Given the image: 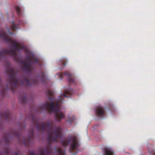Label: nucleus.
<instances>
[{"label": "nucleus", "instance_id": "16", "mask_svg": "<svg viewBox=\"0 0 155 155\" xmlns=\"http://www.w3.org/2000/svg\"><path fill=\"white\" fill-rule=\"evenodd\" d=\"M15 9L16 10L18 15H21V8L20 6H17L15 7Z\"/></svg>", "mask_w": 155, "mask_h": 155}, {"label": "nucleus", "instance_id": "6", "mask_svg": "<svg viewBox=\"0 0 155 155\" xmlns=\"http://www.w3.org/2000/svg\"><path fill=\"white\" fill-rule=\"evenodd\" d=\"M71 142V143L69 149V152L73 154H75L79 150L78 148L79 145L78 140L76 137H70L67 139H65L61 141V144L64 147L69 144Z\"/></svg>", "mask_w": 155, "mask_h": 155}, {"label": "nucleus", "instance_id": "1", "mask_svg": "<svg viewBox=\"0 0 155 155\" xmlns=\"http://www.w3.org/2000/svg\"><path fill=\"white\" fill-rule=\"evenodd\" d=\"M36 125L37 129L39 130L44 131L46 130L48 134V145L44 148L40 147L38 151V155H52V148L51 142H58V140L61 138V128L55 126L52 122L42 123L41 127L39 123H37Z\"/></svg>", "mask_w": 155, "mask_h": 155}, {"label": "nucleus", "instance_id": "14", "mask_svg": "<svg viewBox=\"0 0 155 155\" xmlns=\"http://www.w3.org/2000/svg\"><path fill=\"white\" fill-rule=\"evenodd\" d=\"M20 21H19V23L18 24L16 25L14 21H12L11 22V26L10 27V28L13 31H15L16 29H18V26L20 24Z\"/></svg>", "mask_w": 155, "mask_h": 155}, {"label": "nucleus", "instance_id": "3", "mask_svg": "<svg viewBox=\"0 0 155 155\" xmlns=\"http://www.w3.org/2000/svg\"><path fill=\"white\" fill-rule=\"evenodd\" d=\"M46 94L48 96L51 104H49L46 102L40 106V109L41 110H45L50 112L54 111V117L57 121H59L64 117V115L59 108V103L64 101V100L61 96H59L58 100L55 104L54 102V95L53 93L50 90L46 91Z\"/></svg>", "mask_w": 155, "mask_h": 155}, {"label": "nucleus", "instance_id": "19", "mask_svg": "<svg viewBox=\"0 0 155 155\" xmlns=\"http://www.w3.org/2000/svg\"><path fill=\"white\" fill-rule=\"evenodd\" d=\"M10 153V150L8 148H5L4 150V153L6 155H9Z\"/></svg>", "mask_w": 155, "mask_h": 155}, {"label": "nucleus", "instance_id": "10", "mask_svg": "<svg viewBox=\"0 0 155 155\" xmlns=\"http://www.w3.org/2000/svg\"><path fill=\"white\" fill-rule=\"evenodd\" d=\"M64 92V94H61V96L68 98L70 97L71 95L74 93V91L72 89L70 88L68 90H65Z\"/></svg>", "mask_w": 155, "mask_h": 155}, {"label": "nucleus", "instance_id": "23", "mask_svg": "<svg viewBox=\"0 0 155 155\" xmlns=\"http://www.w3.org/2000/svg\"><path fill=\"white\" fill-rule=\"evenodd\" d=\"M6 141H8V140H6Z\"/></svg>", "mask_w": 155, "mask_h": 155}, {"label": "nucleus", "instance_id": "11", "mask_svg": "<svg viewBox=\"0 0 155 155\" xmlns=\"http://www.w3.org/2000/svg\"><path fill=\"white\" fill-rule=\"evenodd\" d=\"M0 115V119H2L4 117L5 119L7 120L10 118L11 115L10 112L9 111H7L5 112L2 113Z\"/></svg>", "mask_w": 155, "mask_h": 155}, {"label": "nucleus", "instance_id": "7", "mask_svg": "<svg viewBox=\"0 0 155 155\" xmlns=\"http://www.w3.org/2000/svg\"><path fill=\"white\" fill-rule=\"evenodd\" d=\"M34 137V131L33 130H32L31 131L30 136L28 139H23V142L24 144L26 147H29L30 145L33 142Z\"/></svg>", "mask_w": 155, "mask_h": 155}, {"label": "nucleus", "instance_id": "5", "mask_svg": "<svg viewBox=\"0 0 155 155\" xmlns=\"http://www.w3.org/2000/svg\"><path fill=\"white\" fill-rule=\"evenodd\" d=\"M26 55V61L23 62V68L25 71L30 73H32L33 71V68L31 66V61L35 64L41 65L38 58L35 56L33 53L28 50H25Z\"/></svg>", "mask_w": 155, "mask_h": 155}, {"label": "nucleus", "instance_id": "22", "mask_svg": "<svg viewBox=\"0 0 155 155\" xmlns=\"http://www.w3.org/2000/svg\"><path fill=\"white\" fill-rule=\"evenodd\" d=\"M8 33L10 34V35H13V33L11 31H10V29H8Z\"/></svg>", "mask_w": 155, "mask_h": 155}, {"label": "nucleus", "instance_id": "24", "mask_svg": "<svg viewBox=\"0 0 155 155\" xmlns=\"http://www.w3.org/2000/svg\"><path fill=\"white\" fill-rule=\"evenodd\" d=\"M16 135H17V134H16ZM17 136H18L17 135Z\"/></svg>", "mask_w": 155, "mask_h": 155}, {"label": "nucleus", "instance_id": "18", "mask_svg": "<svg viewBox=\"0 0 155 155\" xmlns=\"http://www.w3.org/2000/svg\"><path fill=\"white\" fill-rule=\"evenodd\" d=\"M74 119V117L73 116L72 117H69L68 120H67V121L69 123H71L72 122Z\"/></svg>", "mask_w": 155, "mask_h": 155}, {"label": "nucleus", "instance_id": "15", "mask_svg": "<svg viewBox=\"0 0 155 155\" xmlns=\"http://www.w3.org/2000/svg\"><path fill=\"white\" fill-rule=\"evenodd\" d=\"M56 152L58 155H65V151L61 150L60 147H55Z\"/></svg>", "mask_w": 155, "mask_h": 155}, {"label": "nucleus", "instance_id": "13", "mask_svg": "<svg viewBox=\"0 0 155 155\" xmlns=\"http://www.w3.org/2000/svg\"><path fill=\"white\" fill-rule=\"evenodd\" d=\"M104 155H114V152L107 148L103 149Z\"/></svg>", "mask_w": 155, "mask_h": 155}, {"label": "nucleus", "instance_id": "12", "mask_svg": "<svg viewBox=\"0 0 155 155\" xmlns=\"http://www.w3.org/2000/svg\"><path fill=\"white\" fill-rule=\"evenodd\" d=\"M18 99L22 103H25L28 101L27 94L25 93H23L22 95L19 96L18 97Z\"/></svg>", "mask_w": 155, "mask_h": 155}, {"label": "nucleus", "instance_id": "9", "mask_svg": "<svg viewBox=\"0 0 155 155\" xmlns=\"http://www.w3.org/2000/svg\"><path fill=\"white\" fill-rule=\"evenodd\" d=\"M64 75L67 76L69 82L70 83L75 84L74 79L72 78V75L67 71L64 72L63 73H60L59 74V76L60 79L63 78Z\"/></svg>", "mask_w": 155, "mask_h": 155}, {"label": "nucleus", "instance_id": "8", "mask_svg": "<svg viewBox=\"0 0 155 155\" xmlns=\"http://www.w3.org/2000/svg\"><path fill=\"white\" fill-rule=\"evenodd\" d=\"M95 113L97 116L101 117H104L106 114L104 108L100 106L96 107Z\"/></svg>", "mask_w": 155, "mask_h": 155}, {"label": "nucleus", "instance_id": "2", "mask_svg": "<svg viewBox=\"0 0 155 155\" xmlns=\"http://www.w3.org/2000/svg\"><path fill=\"white\" fill-rule=\"evenodd\" d=\"M8 65H7V71L9 74V81L8 84L4 88L3 85L2 84L1 80L0 78V85L2 88L1 94L3 96L5 93V91L9 88L10 89L14 92V90L16 88L18 85V82H20V84L21 85H26L30 86L32 85L38 83L39 81L44 82L45 79V72L41 71L40 75L37 77V79L35 80L29 79L26 77H24L23 79L20 81L19 80L15 78L16 77L17 73L14 69H11V64L7 63Z\"/></svg>", "mask_w": 155, "mask_h": 155}, {"label": "nucleus", "instance_id": "17", "mask_svg": "<svg viewBox=\"0 0 155 155\" xmlns=\"http://www.w3.org/2000/svg\"><path fill=\"white\" fill-rule=\"evenodd\" d=\"M60 63L62 65V66L63 67H64V66L67 63V62L66 60H65L64 59H61L60 60Z\"/></svg>", "mask_w": 155, "mask_h": 155}, {"label": "nucleus", "instance_id": "20", "mask_svg": "<svg viewBox=\"0 0 155 155\" xmlns=\"http://www.w3.org/2000/svg\"><path fill=\"white\" fill-rule=\"evenodd\" d=\"M35 153L33 151H29V153L28 155H34Z\"/></svg>", "mask_w": 155, "mask_h": 155}, {"label": "nucleus", "instance_id": "21", "mask_svg": "<svg viewBox=\"0 0 155 155\" xmlns=\"http://www.w3.org/2000/svg\"><path fill=\"white\" fill-rule=\"evenodd\" d=\"M12 155H18V152H15L14 153H12Z\"/></svg>", "mask_w": 155, "mask_h": 155}, {"label": "nucleus", "instance_id": "4", "mask_svg": "<svg viewBox=\"0 0 155 155\" xmlns=\"http://www.w3.org/2000/svg\"><path fill=\"white\" fill-rule=\"evenodd\" d=\"M0 37L2 38L5 41L12 44L15 50L13 49H4L0 52V60L2 61V59H5L7 55L11 56L15 60H17V54L16 51L23 50L25 47L22 44L17 43L16 41L12 40L5 32L3 29H2L0 32Z\"/></svg>", "mask_w": 155, "mask_h": 155}]
</instances>
